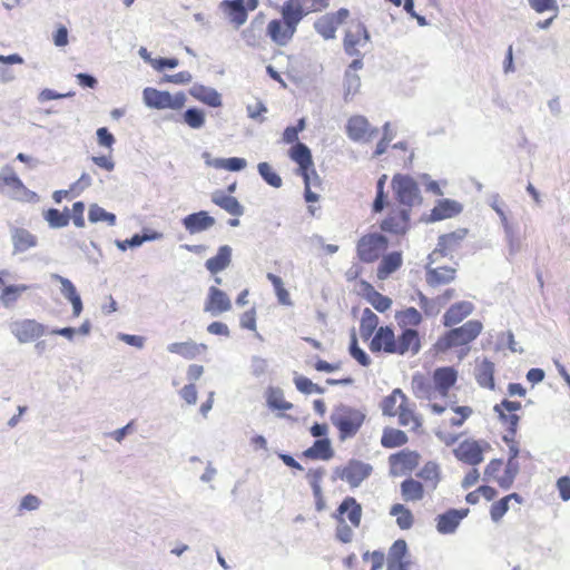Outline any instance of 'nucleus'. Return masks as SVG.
Masks as SVG:
<instances>
[{"mask_svg": "<svg viewBox=\"0 0 570 570\" xmlns=\"http://www.w3.org/2000/svg\"><path fill=\"white\" fill-rule=\"evenodd\" d=\"M448 328L433 344L436 353H446L454 347L469 345L481 334L483 324L479 320H469L461 326Z\"/></svg>", "mask_w": 570, "mask_h": 570, "instance_id": "obj_1", "label": "nucleus"}, {"mask_svg": "<svg viewBox=\"0 0 570 570\" xmlns=\"http://www.w3.org/2000/svg\"><path fill=\"white\" fill-rule=\"evenodd\" d=\"M289 158L298 165V175L303 177L304 180V198L308 204L316 203L318 200V195L312 191V179L309 173L314 175V179L317 180V175L315 169L313 168L312 155L307 146L302 142H296L292 146L288 151ZM308 212L312 216L315 215V208L312 205H308Z\"/></svg>", "mask_w": 570, "mask_h": 570, "instance_id": "obj_2", "label": "nucleus"}, {"mask_svg": "<svg viewBox=\"0 0 570 570\" xmlns=\"http://www.w3.org/2000/svg\"><path fill=\"white\" fill-rule=\"evenodd\" d=\"M330 419L338 432V439L345 441L357 434L366 419V412L340 404L332 411Z\"/></svg>", "mask_w": 570, "mask_h": 570, "instance_id": "obj_3", "label": "nucleus"}, {"mask_svg": "<svg viewBox=\"0 0 570 570\" xmlns=\"http://www.w3.org/2000/svg\"><path fill=\"white\" fill-rule=\"evenodd\" d=\"M396 206L409 209L422 203L417 183L407 175H395L392 179Z\"/></svg>", "mask_w": 570, "mask_h": 570, "instance_id": "obj_4", "label": "nucleus"}, {"mask_svg": "<svg viewBox=\"0 0 570 570\" xmlns=\"http://www.w3.org/2000/svg\"><path fill=\"white\" fill-rule=\"evenodd\" d=\"M282 19H273L268 22L266 32L268 37L278 46H286L296 32L299 20L291 12L286 13V9L281 8Z\"/></svg>", "mask_w": 570, "mask_h": 570, "instance_id": "obj_5", "label": "nucleus"}, {"mask_svg": "<svg viewBox=\"0 0 570 570\" xmlns=\"http://www.w3.org/2000/svg\"><path fill=\"white\" fill-rule=\"evenodd\" d=\"M142 99L147 107L158 110H180L186 104V96L181 91L171 95L169 91H163L151 87L144 89Z\"/></svg>", "mask_w": 570, "mask_h": 570, "instance_id": "obj_6", "label": "nucleus"}, {"mask_svg": "<svg viewBox=\"0 0 570 570\" xmlns=\"http://www.w3.org/2000/svg\"><path fill=\"white\" fill-rule=\"evenodd\" d=\"M258 3V0H224L219 8L228 21L238 29L247 21L248 11H254Z\"/></svg>", "mask_w": 570, "mask_h": 570, "instance_id": "obj_7", "label": "nucleus"}, {"mask_svg": "<svg viewBox=\"0 0 570 570\" xmlns=\"http://www.w3.org/2000/svg\"><path fill=\"white\" fill-rule=\"evenodd\" d=\"M449 252H430L425 266V279L431 287L449 284L455 278V268L449 266L432 267L439 257H445Z\"/></svg>", "mask_w": 570, "mask_h": 570, "instance_id": "obj_8", "label": "nucleus"}, {"mask_svg": "<svg viewBox=\"0 0 570 570\" xmlns=\"http://www.w3.org/2000/svg\"><path fill=\"white\" fill-rule=\"evenodd\" d=\"M421 455L415 450L402 449L390 454V475L399 476L410 474L420 463Z\"/></svg>", "mask_w": 570, "mask_h": 570, "instance_id": "obj_9", "label": "nucleus"}, {"mask_svg": "<svg viewBox=\"0 0 570 570\" xmlns=\"http://www.w3.org/2000/svg\"><path fill=\"white\" fill-rule=\"evenodd\" d=\"M485 444L488 448H490V443L485 440H474V439H466L459 443V445L453 450V454L456 458V460L461 461L462 463L476 466L480 463L483 462L484 455H483V449L482 444Z\"/></svg>", "mask_w": 570, "mask_h": 570, "instance_id": "obj_10", "label": "nucleus"}, {"mask_svg": "<svg viewBox=\"0 0 570 570\" xmlns=\"http://www.w3.org/2000/svg\"><path fill=\"white\" fill-rule=\"evenodd\" d=\"M10 331L19 343L24 344L48 334V327L36 320L26 318L11 323Z\"/></svg>", "mask_w": 570, "mask_h": 570, "instance_id": "obj_11", "label": "nucleus"}, {"mask_svg": "<svg viewBox=\"0 0 570 570\" xmlns=\"http://www.w3.org/2000/svg\"><path fill=\"white\" fill-rule=\"evenodd\" d=\"M410 227V212L406 208L393 205L385 219L381 223V229L387 234L403 236Z\"/></svg>", "mask_w": 570, "mask_h": 570, "instance_id": "obj_12", "label": "nucleus"}, {"mask_svg": "<svg viewBox=\"0 0 570 570\" xmlns=\"http://www.w3.org/2000/svg\"><path fill=\"white\" fill-rule=\"evenodd\" d=\"M411 552L404 539H396L389 548L386 570H411Z\"/></svg>", "mask_w": 570, "mask_h": 570, "instance_id": "obj_13", "label": "nucleus"}, {"mask_svg": "<svg viewBox=\"0 0 570 570\" xmlns=\"http://www.w3.org/2000/svg\"><path fill=\"white\" fill-rule=\"evenodd\" d=\"M469 508H449L435 517L434 521L436 531L444 535L455 533L461 522L469 515Z\"/></svg>", "mask_w": 570, "mask_h": 570, "instance_id": "obj_14", "label": "nucleus"}, {"mask_svg": "<svg viewBox=\"0 0 570 570\" xmlns=\"http://www.w3.org/2000/svg\"><path fill=\"white\" fill-rule=\"evenodd\" d=\"M423 335L417 328H401L399 335H395L394 353L396 355H405L411 353L416 355L422 348Z\"/></svg>", "mask_w": 570, "mask_h": 570, "instance_id": "obj_15", "label": "nucleus"}, {"mask_svg": "<svg viewBox=\"0 0 570 570\" xmlns=\"http://www.w3.org/2000/svg\"><path fill=\"white\" fill-rule=\"evenodd\" d=\"M346 134L353 141L367 142L379 134V129L371 126L366 117L354 115L346 122Z\"/></svg>", "mask_w": 570, "mask_h": 570, "instance_id": "obj_16", "label": "nucleus"}, {"mask_svg": "<svg viewBox=\"0 0 570 570\" xmlns=\"http://www.w3.org/2000/svg\"><path fill=\"white\" fill-rule=\"evenodd\" d=\"M370 41V35L365 26L358 21L352 22L345 33L344 49L350 56H360V48H364Z\"/></svg>", "mask_w": 570, "mask_h": 570, "instance_id": "obj_17", "label": "nucleus"}, {"mask_svg": "<svg viewBox=\"0 0 570 570\" xmlns=\"http://www.w3.org/2000/svg\"><path fill=\"white\" fill-rule=\"evenodd\" d=\"M368 341V348L373 354L382 352L393 354L395 350V332L393 325L379 327Z\"/></svg>", "mask_w": 570, "mask_h": 570, "instance_id": "obj_18", "label": "nucleus"}, {"mask_svg": "<svg viewBox=\"0 0 570 570\" xmlns=\"http://www.w3.org/2000/svg\"><path fill=\"white\" fill-rule=\"evenodd\" d=\"M431 380L434 391L445 397L458 381V371L453 366H440L433 371Z\"/></svg>", "mask_w": 570, "mask_h": 570, "instance_id": "obj_19", "label": "nucleus"}, {"mask_svg": "<svg viewBox=\"0 0 570 570\" xmlns=\"http://www.w3.org/2000/svg\"><path fill=\"white\" fill-rule=\"evenodd\" d=\"M232 308L228 295L216 286H210L204 305V312L218 316Z\"/></svg>", "mask_w": 570, "mask_h": 570, "instance_id": "obj_20", "label": "nucleus"}, {"mask_svg": "<svg viewBox=\"0 0 570 570\" xmlns=\"http://www.w3.org/2000/svg\"><path fill=\"white\" fill-rule=\"evenodd\" d=\"M345 481L351 485V488L360 487L361 483L370 478L373 472V466L370 463L357 459H350L345 464Z\"/></svg>", "mask_w": 570, "mask_h": 570, "instance_id": "obj_21", "label": "nucleus"}, {"mask_svg": "<svg viewBox=\"0 0 570 570\" xmlns=\"http://www.w3.org/2000/svg\"><path fill=\"white\" fill-rule=\"evenodd\" d=\"M50 277H51V279L59 282L61 284V288H60L61 295L71 304L72 315L75 317H78L83 309V304H82L81 296L78 293L73 283L69 278L63 277L56 273L51 274Z\"/></svg>", "mask_w": 570, "mask_h": 570, "instance_id": "obj_22", "label": "nucleus"}, {"mask_svg": "<svg viewBox=\"0 0 570 570\" xmlns=\"http://www.w3.org/2000/svg\"><path fill=\"white\" fill-rule=\"evenodd\" d=\"M0 191L9 193L16 199H23L30 193L22 180L9 167L0 175Z\"/></svg>", "mask_w": 570, "mask_h": 570, "instance_id": "obj_23", "label": "nucleus"}, {"mask_svg": "<svg viewBox=\"0 0 570 570\" xmlns=\"http://www.w3.org/2000/svg\"><path fill=\"white\" fill-rule=\"evenodd\" d=\"M362 505L354 497L346 495L336 508L333 517L335 519H348L351 524L355 528L360 527L362 520Z\"/></svg>", "mask_w": 570, "mask_h": 570, "instance_id": "obj_24", "label": "nucleus"}, {"mask_svg": "<svg viewBox=\"0 0 570 570\" xmlns=\"http://www.w3.org/2000/svg\"><path fill=\"white\" fill-rule=\"evenodd\" d=\"M474 311V305L469 301H459L453 303L443 314L442 324L444 327H452L470 316Z\"/></svg>", "mask_w": 570, "mask_h": 570, "instance_id": "obj_25", "label": "nucleus"}, {"mask_svg": "<svg viewBox=\"0 0 570 570\" xmlns=\"http://www.w3.org/2000/svg\"><path fill=\"white\" fill-rule=\"evenodd\" d=\"M402 253L403 252H387L386 255L382 256L376 269V276L380 281L387 279L393 273L401 268L403 263Z\"/></svg>", "mask_w": 570, "mask_h": 570, "instance_id": "obj_26", "label": "nucleus"}, {"mask_svg": "<svg viewBox=\"0 0 570 570\" xmlns=\"http://www.w3.org/2000/svg\"><path fill=\"white\" fill-rule=\"evenodd\" d=\"M206 350V344L196 343L191 340L186 342H175L167 345V351L169 353L178 354L186 360H194Z\"/></svg>", "mask_w": 570, "mask_h": 570, "instance_id": "obj_27", "label": "nucleus"}, {"mask_svg": "<svg viewBox=\"0 0 570 570\" xmlns=\"http://www.w3.org/2000/svg\"><path fill=\"white\" fill-rule=\"evenodd\" d=\"M185 228L194 234L206 230L214 226L215 219L208 215L207 212L200 210L198 213L190 214L183 219Z\"/></svg>", "mask_w": 570, "mask_h": 570, "instance_id": "obj_28", "label": "nucleus"}, {"mask_svg": "<svg viewBox=\"0 0 570 570\" xmlns=\"http://www.w3.org/2000/svg\"><path fill=\"white\" fill-rule=\"evenodd\" d=\"M212 202L234 217H239L244 214V207L237 198L225 195L223 191H215L212 195Z\"/></svg>", "mask_w": 570, "mask_h": 570, "instance_id": "obj_29", "label": "nucleus"}, {"mask_svg": "<svg viewBox=\"0 0 570 570\" xmlns=\"http://www.w3.org/2000/svg\"><path fill=\"white\" fill-rule=\"evenodd\" d=\"M321 0H287L283 3L286 13L291 12L299 21L309 12L316 11Z\"/></svg>", "mask_w": 570, "mask_h": 570, "instance_id": "obj_30", "label": "nucleus"}, {"mask_svg": "<svg viewBox=\"0 0 570 570\" xmlns=\"http://www.w3.org/2000/svg\"><path fill=\"white\" fill-rule=\"evenodd\" d=\"M494 363L484 357L475 368V380L481 387L493 391L495 389Z\"/></svg>", "mask_w": 570, "mask_h": 570, "instance_id": "obj_31", "label": "nucleus"}, {"mask_svg": "<svg viewBox=\"0 0 570 570\" xmlns=\"http://www.w3.org/2000/svg\"><path fill=\"white\" fill-rule=\"evenodd\" d=\"M409 442L407 434L400 429L385 426L381 436V445L384 449H395L405 445Z\"/></svg>", "mask_w": 570, "mask_h": 570, "instance_id": "obj_32", "label": "nucleus"}, {"mask_svg": "<svg viewBox=\"0 0 570 570\" xmlns=\"http://www.w3.org/2000/svg\"><path fill=\"white\" fill-rule=\"evenodd\" d=\"M379 316L370 307H365L360 320V336L364 342H367L379 330Z\"/></svg>", "mask_w": 570, "mask_h": 570, "instance_id": "obj_33", "label": "nucleus"}, {"mask_svg": "<svg viewBox=\"0 0 570 570\" xmlns=\"http://www.w3.org/2000/svg\"><path fill=\"white\" fill-rule=\"evenodd\" d=\"M401 495L404 501H420L424 498V487L423 484L413 479L412 476H407L404 479L401 484Z\"/></svg>", "mask_w": 570, "mask_h": 570, "instance_id": "obj_34", "label": "nucleus"}, {"mask_svg": "<svg viewBox=\"0 0 570 570\" xmlns=\"http://www.w3.org/2000/svg\"><path fill=\"white\" fill-rule=\"evenodd\" d=\"M462 206L458 202L451 199H442L432 209L431 217L433 220H442L460 214Z\"/></svg>", "mask_w": 570, "mask_h": 570, "instance_id": "obj_35", "label": "nucleus"}, {"mask_svg": "<svg viewBox=\"0 0 570 570\" xmlns=\"http://www.w3.org/2000/svg\"><path fill=\"white\" fill-rule=\"evenodd\" d=\"M350 356L355 360L361 366L368 367L372 364L371 356L358 344L355 327L350 331V342L347 347Z\"/></svg>", "mask_w": 570, "mask_h": 570, "instance_id": "obj_36", "label": "nucleus"}, {"mask_svg": "<svg viewBox=\"0 0 570 570\" xmlns=\"http://www.w3.org/2000/svg\"><path fill=\"white\" fill-rule=\"evenodd\" d=\"M395 320L400 328H415L423 322L422 314L413 306L395 313Z\"/></svg>", "mask_w": 570, "mask_h": 570, "instance_id": "obj_37", "label": "nucleus"}, {"mask_svg": "<svg viewBox=\"0 0 570 570\" xmlns=\"http://www.w3.org/2000/svg\"><path fill=\"white\" fill-rule=\"evenodd\" d=\"M189 92L195 99L210 107H219L222 105L220 95L215 89L203 85H195Z\"/></svg>", "mask_w": 570, "mask_h": 570, "instance_id": "obj_38", "label": "nucleus"}, {"mask_svg": "<svg viewBox=\"0 0 570 570\" xmlns=\"http://www.w3.org/2000/svg\"><path fill=\"white\" fill-rule=\"evenodd\" d=\"M412 389L416 397L431 401L433 397V383L422 373L412 376Z\"/></svg>", "mask_w": 570, "mask_h": 570, "instance_id": "obj_39", "label": "nucleus"}, {"mask_svg": "<svg viewBox=\"0 0 570 570\" xmlns=\"http://www.w3.org/2000/svg\"><path fill=\"white\" fill-rule=\"evenodd\" d=\"M350 16L347 9H340L337 12L328 14L323 23V37L333 38L337 28L343 24Z\"/></svg>", "mask_w": 570, "mask_h": 570, "instance_id": "obj_40", "label": "nucleus"}, {"mask_svg": "<svg viewBox=\"0 0 570 570\" xmlns=\"http://www.w3.org/2000/svg\"><path fill=\"white\" fill-rule=\"evenodd\" d=\"M266 404L272 411H287L293 404L284 400V392L281 387L269 386L266 391Z\"/></svg>", "mask_w": 570, "mask_h": 570, "instance_id": "obj_41", "label": "nucleus"}, {"mask_svg": "<svg viewBox=\"0 0 570 570\" xmlns=\"http://www.w3.org/2000/svg\"><path fill=\"white\" fill-rule=\"evenodd\" d=\"M31 287H36V285H27V284H10L6 285L2 288L0 301L2 302L3 306L9 308L12 307L20 295Z\"/></svg>", "mask_w": 570, "mask_h": 570, "instance_id": "obj_42", "label": "nucleus"}, {"mask_svg": "<svg viewBox=\"0 0 570 570\" xmlns=\"http://www.w3.org/2000/svg\"><path fill=\"white\" fill-rule=\"evenodd\" d=\"M232 262V252H217V254L208 258L205 263L207 271L216 275L226 269Z\"/></svg>", "mask_w": 570, "mask_h": 570, "instance_id": "obj_43", "label": "nucleus"}, {"mask_svg": "<svg viewBox=\"0 0 570 570\" xmlns=\"http://www.w3.org/2000/svg\"><path fill=\"white\" fill-rule=\"evenodd\" d=\"M520 472L519 462H507L503 475L497 478L499 487L503 490H510L514 483L515 478Z\"/></svg>", "mask_w": 570, "mask_h": 570, "instance_id": "obj_44", "label": "nucleus"}, {"mask_svg": "<svg viewBox=\"0 0 570 570\" xmlns=\"http://www.w3.org/2000/svg\"><path fill=\"white\" fill-rule=\"evenodd\" d=\"M387 239L379 233H372L363 236L358 242V249H386Z\"/></svg>", "mask_w": 570, "mask_h": 570, "instance_id": "obj_45", "label": "nucleus"}, {"mask_svg": "<svg viewBox=\"0 0 570 570\" xmlns=\"http://www.w3.org/2000/svg\"><path fill=\"white\" fill-rule=\"evenodd\" d=\"M12 242L16 249H28L37 245L36 236L23 228H17L13 232Z\"/></svg>", "mask_w": 570, "mask_h": 570, "instance_id": "obj_46", "label": "nucleus"}, {"mask_svg": "<svg viewBox=\"0 0 570 570\" xmlns=\"http://www.w3.org/2000/svg\"><path fill=\"white\" fill-rule=\"evenodd\" d=\"M466 235L468 229L465 228H460L455 232L444 234L440 237L439 245L443 249H453L455 247H460Z\"/></svg>", "mask_w": 570, "mask_h": 570, "instance_id": "obj_47", "label": "nucleus"}, {"mask_svg": "<svg viewBox=\"0 0 570 570\" xmlns=\"http://www.w3.org/2000/svg\"><path fill=\"white\" fill-rule=\"evenodd\" d=\"M309 431L315 440L313 445L302 453V456L312 460H321V422H314Z\"/></svg>", "mask_w": 570, "mask_h": 570, "instance_id": "obj_48", "label": "nucleus"}, {"mask_svg": "<svg viewBox=\"0 0 570 570\" xmlns=\"http://www.w3.org/2000/svg\"><path fill=\"white\" fill-rule=\"evenodd\" d=\"M416 475L425 481H433V489L441 481L440 465L435 461H428L416 473Z\"/></svg>", "mask_w": 570, "mask_h": 570, "instance_id": "obj_49", "label": "nucleus"}, {"mask_svg": "<svg viewBox=\"0 0 570 570\" xmlns=\"http://www.w3.org/2000/svg\"><path fill=\"white\" fill-rule=\"evenodd\" d=\"M267 279L272 283L275 294L277 296L278 303L282 305L291 306L292 301L289 298V293L284 287L283 279L273 273L267 274Z\"/></svg>", "mask_w": 570, "mask_h": 570, "instance_id": "obj_50", "label": "nucleus"}, {"mask_svg": "<svg viewBox=\"0 0 570 570\" xmlns=\"http://www.w3.org/2000/svg\"><path fill=\"white\" fill-rule=\"evenodd\" d=\"M210 165L217 169L238 171L246 167V160L244 158L238 157L216 158L210 163Z\"/></svg>", "mask_w": 570, "mask_h": 570, "instance_id": "obj_51", "label": "nucleus"}, {"mask_svg": "<svg viewBox=\"0 0 570 570\" xmlns=\"http://www.w3.org/2000/svg\"><path fill=\"white\" fill-rule=\"evenodd\" d=\"M493 412L497 414L498 420L507 425V432L510 435H515L521 417L518 414H507L504 411H499V407H493Z\"/></svg>", "mask_w": 570, "mask_h": 570, "instance_id": "obj_52", "label": "nucleus"}, {"mask_svg": "<svg viewBox=\"0 0 570 570\" xmlns=\"http://www.w3.org/2000/svg\"><path fill=\"white\" fill-rule=\"evenodd\" d=\"M361 87V79L360 77L351 72L350 70L345 73L344 79V99L345 101L351 100L357 92Z\"/></svg>", "mask_w": 570, "mask_h": 570, "instance_id": "obj_53", "label": "nucleus"}, {"mask_svg": "<svg viewBox=\"0 0 570 570\" xmlns=\"http://www.w3.org/2000/svg\"><path fill=\"white\" fill-rule=\"evenodd\" d=\"M258 173L263 177V179L271 185L272 187L279 188L283 184L281 176L274 171L272 166L268 163H259Z\"/></svg>", "mask_w": 570, "mask_h": 570, "instance_id": "obj_54", "label": "nucleus"}, {"mask_svg": "<svg viewBox=\"0 0 570 570\" xmlns=\"http://www.w3.org/2000/svg\"><path fill=\"white\" fill-rule=\"evenodd\" d=\"M45 218L51 227L60 228L68 225L70 215L59 209L50 208L46 212Z\"/></svg>", "mask_w": 570, "mask_h": 570, "instance_id": "obj_55", "label": "nucleus"}, {"mask_svg": "<svg viewBox=\"0 0 570 570\" xmlns=\"http://www.w3.org/2000/svg\"><path fill=\"white\" fill-rule=\"evenodd\" d=\"M89 220L91 223L106 222L108 225L112 226L116 223V216L94 204L89 208Z\"/></svg>", "mask_w": 570, "mask_h": 570, "instance_id": "obj_56", "label": "nucleus"}, {"mask_svg": "<svg viewBox=\"0 0 570 570\" xmlns=\"http://www.w3.org/2000/svg\"><path fill=\"white\" fill-rule=\"evenodd\" d=\"M419 305L426 317L435 316L440 313V307L435 299L429 298L420 289L416 291Z\"/></svg>", "mask_w": 570, "mask_h": 570, "instance_id": "obj_57", "label": "nucleus"}, {"mask_svg": "<svg viewBox=\"0 0 570 570\" xmlns=\"http://www.w3.org/2000/svg\"><path fill=\"white\" fill-rule=\"evenodd\" d=\"M307 478L313 490L315 509L321 511V468L309 470Z\"/></svg>", "mask_w": 570, "mask_h": 570, "instance_id": "obj_58", "label": "nucleus"}, {"mask_svg": "<svg viewBox=\"0 0 570 570\" xmlns=\"http://www.w3.org/2000/svg\"><path fill=\"white\" fill-rule=\"evenodd\" d=\"M184 120L190 128L198 129L205 124V115L199 109L190 108L185 111Z\"/></svg>", "mask_w": 570, "mask_h": 570, "instance_id": "obj_59", "label": "nucleus"}, {"mask_svg": "<svg viewBox=\"0 0 570 570\" xmlns=\"http://www.w3.org/2000/svg\"><path fill=\"white\" fill-rule=\"evenodd\" d=\"M305 121L304 119H299L295 126L287 127L283 132V141L285 144H296L298 142V134L304 130Z\"/></svg>", "mask_w": 570, "mask_h": 570, "instance_id": "obj_60", "label": "nucleus"}, {"mask_svg": "<svg viewBox=\"0 0 570 570\" xmlns=\"http://www.w3.org/2000/svg\"><path fill=\"white\" fill-rule=\"evenodd\" d=\"M509 511V504L504 498L494 501L490 507V517L493 522H499Z\"/></svg>", "mask_w": 570, "mask_h": 570, "instance_id": "obj_61", "label": "nucleus"}, {"mask_svg": "<svg viewBox=\"0 0 570 570\" xmlns=\"http://www.w3.org/2000/svg\"><path fill=\"white\" fill-rule=\"evenodd\" d=\"M296 389L304 393V394H311L312 392L321 393V386L316 383H313L308 377L306 376H296L294 379Z\"/></svg>", "mask_w": 570, "mask_h": 570, "instance_id": "obj_62", "label": "nucleus"}, {"mask_svg": "<svg viewBox=\"0 0 570 570\" xmlns=\"http://www.w3.org/2000/svg\"><path fill=\"white\" fill-rule=\"evenodd\" d=\"M386 181V175H383L376 184V197L373 203V212L380 213L383 210L385 206V195H384V186Z\"/></svg>", "mask_w": 570, "mask_h": 570, "instance_id": "obj_63", "label": "nucleus"}, {"mask_svg": "<svg viewBox=\"0 0 570 570\" xmlns=\"http://www.w3.org/2000/svg\"><path fill=\"white\" fill-rule=\"evenodd\" d=\"M368 303L375 308L379 313H385L389 311L393 304V301L386 296L377 292L373 297L368 301Z\"/></svg>", "mask_w": 570, "mask_h": 570, "instance_id": "obj_64", "label": "nucleus"}]
</instances>
